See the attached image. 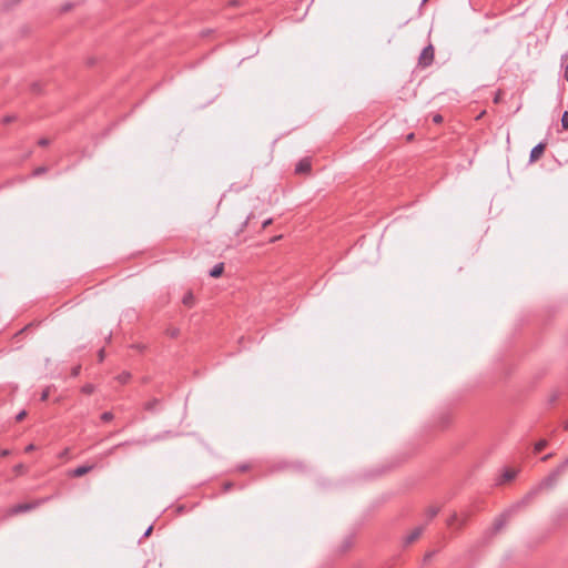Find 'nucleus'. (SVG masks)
<instances>
[{"instance_id":"18","label":"nucleus","mask_w":568,"mask_h":568,"mask_svg":"<svg viewBox=\"0 0 568 568\" xmlns=\"http://www.w3.org/2000/svg\"><path fill=\"white\" fill-rule=\"evenodd\" d=\"M94 390V387L92 384H87L82 387V392L85 394H92Z\"/></svg>"},{"instance_id":"8","label":"nucleus","mask_w":568,"mask_h":568,"mask_svg":"<svg viewBox=\"0 0 568 568\" xmlns=\"http://www.w3.org/2000/svg\"><path fill=\"white\" fill-rule=\"evenodd\" d=\"M223 270H224V264L223 263H217L215 264L212 270L210 271V276L211 277H219L222 275L223 273Z\"/></svg>"},{"instance_id":"4","label":"nucleus","mask_w":568,"mask_h":568,"mask_svg":"<svg viewBox=\"0 0 568 568\" xmlns=\"http://www.w3.org/2000/svg\"><path fill=\"white\" fill-rule=\"evenodd\" d=\"M546 142H539L537 145H535L531 151H530V155H529V161L532 163V162H536L544 153L545 149H546Z\"/></svg>"},{"instance_id":"11","label":"nucleus","mask_w":568,"mask_h":568,"mask_svg":"<svg viewBox=\"0 0 568 568\" xmlns=\"http://www.w3.org/2000/svg\"><path fill=\"white\" fill-rule=\"evenodd\" d=\"M130 378H131V374L129 372H123L120 375H118V377H116V379L121 384H126Z\"/></svg>"},{"instance_id":"10","label":"nucleus","mask_w":568,"mask_h":568,"mask_svg":"<svg viewBox=\"0 0 568 568\" xmlns=\"http://www.w3.org/2000/svg\"><path fill=\"white\" fill-rule=\"evenodd\" d=\"M183 304L187 307H192L194 305V295L191 292H187L182 300Z\"/></svg>"},{"instance_id":"16","label":"nucleus","mask_w":568,"mask_h":568,"mask_svg":"<svg viewBox=\"0 0 568 568\" xmlns=\"http://www.w3.org/2000/svg\"><path fill=\"white\" fill-rule=\"evenodd\" d=\"M516 476V473L514 470H506L504 474H503V477L505 480H511L514 479Z\"/></svg>"},{"instance_id":"37","label":"nucleus","mask_w":568,"mask_h":568,"mask_svg":"<svg viewBox=\"0 0 568 568\" xmlns=\"http://www.w3.org/2000/svg\"><path fill=\"white\" fill-rule=\"evenodd\" d=\"M550 457H551V454H548V455L544 456V457L541 458V460H544V462H545V460H547V459H548V458H550Z\"/></svg>"},{"instance_id":"15","label":"nucleus","mask_w":568,"mask_h":568,"mask_svg":"<svg viewBox=\"0 0 568 568\" xmlns=\"http://www.w3.org/2000/svg\"><path fill=\"white\" fill-rule=\"evenodd\" d=\"M561 126L568 130V111H565L561 115Z\"/></svg>"},{"instance_id":"31","label":"nucleus","mask_w":568,"mask_h":568,"mask_svg":"<svg viewBox=\"0 0 568 568\" xmlns=\"http://www.w3.org/2000/svg\"><path fill=\"white\" fill-rule=\"evenodd\" d=\"M152 529H153V527H152V526H150V527L145 530V532L143 534V537H148V536H150V534H151Z\"/></svg>"},{"instance_id":"27","label":"nucleus","mask_w":568,"mask_h":568,"mask_svg":"<svg viewBox=\"0 0 568 568\" xmlns=\"http://www.w3.org/2000/svg\"><path fill=\"white\" fill-rule=\"evenodd\" d=\"M43 172H45V168H42V166H41V168H38V169H36V171H34V175H40V174H42Z\"/></svg>"},{"instance_id":"39","label":"nucleus","mask_w":568,"mask_h":568,"mask_svg":"<svg viewBox=\"0 0 568 568\" xmlns=\"http://www.w3.org/2000/svg\"><path fill=\"white\" fill-rule=\"evenodd\" d=\"M565 429H568V422L565 423Z\"/></svg>"},{"instance_id":"26","label":"nucleus","mask_w":568,"mask_h":568,"mask_svg":"<svg viewBox=\"0 0 568 568\" xmlns=\"http://www.w3.org/2000/svg\"><path fill=\"white\" fill-rule=\"evenodd\" d=\"M248 468H250V466H248L247 464H243V465H240V466L237 467V469H239L240 471H246Z\"/></svg>"},{"instance_id":"33","label":"nucleus","mask_w":568,"mask_h":568,"mask_svg":"<svg viewBox=\"0 0 568 568\" xmlns=\"http://www.w3.org/2000/svg\"><path fill=\"white\" fill-rule=\"evenodd\" d=\"M271 222H272V220H271V219H270V220L264 221V222H263V227L265 229L267 225H270V224H271Z\"/></svg>"},{"instance_id":"20","label":"nucleus","mask_w":568,"mask_h":568,"mask_svg":"<svg viewBox=\"0 0 568 568\" xmlns=\"http://www.w3.org/2000/svg\"><path fill=\"white\" fill-rule=\"evenodd\" d=\"M433 122L437 123V124L442 123L443 122V116L440 114H435L433 116Z\"/></svg>"},{"instance_id":"13","label":"nucleus","mask_w":568,"mask_h":568,"mask_svg":"<svg viewBox=\"0 0 568 568\" xmlns=\"http://www.w3.org/2000/svg\"><path fill=\"white\" fill-rule=\"evenodd\" d=\"M547 446V440L545 439H541L539 442L536 443L535 445V452L536 453H540L545 447Z\"/></svg>"},{"instance_id":"2","label":"nucleus","mask_w":568,"mask_h":568,"mask_svg":"<svg viewBox=\"0 0 568 568\" xmlns=\"http://www.w3.org/2000/svg\"><path fill=\"white\" fill-rule=\"evenodd\" d=\"M50 499H51V497H44V498L38 499L32 503L18 504V505L13 506L9 513H10V515H18L21 513H27L32 509H36L37 507H39L40 505L44 504L45 501H48Z\"/></svg>"},{"instance_id":"34","label":"nucleus","mask_w":568,"mask_h":568,"mask_svg":"<svg viewBox=\"0 0 568 568\" xmlns=\"http://www.w3.org/2000/svg\"><path fill=\"white\" fill-rule=\"evenodd\" d=\"M99 357H100V361H103V357H104V351L103 349H101L99 352Z\"/></svg>"},{"instance_id":"6","label":"nucleus","mask_w":568,"mask_h":568,"mask_svg":"<svg viewBox=\"0 0 568 568\" xmlns=\"http://www.w3.org/2000/svg\"><path fill=\"white\" fill-rule=\"evenodd\" d=\"M93 469L92 465H81L70 471L71 477H82Z\"/></svg>"},{"instance_id":"35","label":"nucleus","mask_w":568,"mask_h":568,"mask_svg":"<svg viewBox=\"0 0 568 568\" xmlns=\"http://www.w3.org/2000/svg\"><path fill=\"white\" fill-rule=\"evenodd\" d=\"M12 120H13V118H12V116H6V118H4V122H11Z\"/></svg>"},{"instance_id":"21","label":"nucleus","mask_w":568,"mask_h":568,"mask_svg":"<svg viewBox=\"0 0 568 568\" xmlns=\"http://www.w3.org/2000/svg\"><path fill=\"white\" fill-rule=\"evenodd\" d=\"M49 143H50V141H49L47 138H42V139H40V140H39V142H38V144H39L40 146H47V145H49Z\"/></svg>"},{"instance_id":"38","label":"nucleus","mask_w":568,"mask_h":568,"mask_svg":"<svg viewBox=\"0 0 568 568\" xmlns=\"http://www.w3.org/2000/svg\"><path fill=\"white\" fill-rule=\"evenodd\" d=\"M413 136H414V134H413V133H410V134L408 135V140L413 139Z\"/></svg>"},{"instance_id":"24","label":"nucleus","mask_w":568,"mask_h":568,"mask_svg":"<svg viewBox=\"0 0 568 568\" xmlns=\"http://www.w3.org/2000/svg\"><path fill=\"white\" fill-rule=\"evenodd\" d=\"M457 520H458V516H457V514H454V515H452V517L449 518L448 524H449V525H454V523H456Z\"/></svg>"},{"instance_id":"32","label":"nucleus","mask_w":568,"mask_h":568,"mask_svg":"<svg viewBox=\"0 0 568 568\" xmlns=\"http://www.w3.org/2000/svg\"><path fill=\"white\" fill-rule=\"evenodd\" d=\"M49 396V393L48 390H44L42 394H41V400H45Z\"/></svg>"},{"instance_id":"9","label":"nucleus","mask_w":568,"mask_h":568,"mask_svg":"<svg viewBox=\"0 0 568 568\" xmlns=\"http://www.w3.org/2000/svg\"><path fill=\"white\" fill-rule=\"evenodd\" d=\"M507 514L500 516L494 524V530L499 531L505 525L507 520Z\"/></svg>"},{"instance_id":"7","label":"nucleus","mask_w":568,"mask_h":568,"mask_svg":"<svg viewBox=\"0 0 568 568\" xmlns=\"http://www.w3.org/2000/svg\"><path fill=\"white\" fill-rule=\"evenodd\" d=\"M423 531H424L423 526L416 527L410 534H408L405 537V544L409 545V544L414 542L415 540H417L420 537V535L423 534Z\"/></svg>"},{"instance_id":"40","label":"nucleus","mask_w":568,"mask_h":568,"mask_svg":"<svg viewBox=\"0 0 568 568\" xmlns=\"http://www.w3.org/2000/svg\"><path fill=\"white\" fill-rule=\"evenodd\" d=\"M427 0H422V3L424 4Z\"/></svg>"},{"instance_id":"19","label":"nucleus","mask_w":568,"mask_h":568,"mask_svg":"<svg viewBox=\"0 0 568 568\" xmlns=\"http://www.w3.org/2000/svg\"><path fill=\"white\" fill-rule=\"evenodd\" d=\"M70 454V449L69 448H64L60 454H59V458L63 459V458H68Z\"/></svg>"},{"instance_id":"5","label":"nucleus","mask_w":568,"mask_h":568,"mask_svg":"<svg viewBox=\"0 0 568 568\" xmlns=\"http://www.w3.org/2000/svg\"><path fill=\"white\" fill-rule=\"evenodd\" d=\"M312 164L311 160L308 158H304L298 161V163L295 166V172L298 174H304L311 172Z\"/></svg>"},{"instance_id":"22","label":"nucleus","mask_w":568,"mask_h":568,"mask_svg":"<svg viewBox=\"0 0 568 568\" xmlns=\"http://www.w3.org/2000/svg\"><path fill=\"white\" fill-rule=\"evenodd\" d=\"M20 1H21V0H8V1H6L4 6H6L7 8H9V7H11V6L17 4V3H18V2H20Z\"/></svg>"},{"instance_id":"29","label":"nucleus","mask_w":568,"mask_h":568,"mask_svg":"<svg viewBox=\"0 0 568 568\" xmlns=\"http://www.w3.org/2000/svg\"><path fill=\"white\" fill-rule=\"evenodd\" d=\"M0 455H1L2 457H7V456H9V455H10V450H9V449H2V450H0Z\"/></svg>"},{"instance_id":"14","label":"nucleus","mask_w":568,"mask_h":568,"mask_svg":"<svg viewBox=\"0 0 568 568\" xmlns=\"http://www.w3.org/2000/svg\"><path fill=\"white\" fill-rule=\"evenodd\" d=\"M438 511H439V509L437 507H429L427 509L426 515H427L428 519H432L438 514Z\"/></svg>"},{"instance_id":"30","label":"nucleus","mask_w":568,"mask_h":568,"mask_svg":"<svg viewBox=\"0 0 568 568\" xmlns=\"http://www.w3.org/2000/svg\"><path fill=\"white\" fill-rule=\"evenodd\" d=\"M80 368H81L80 366L74 367V368L72 369V375H73V376L79 375V373H80Z\"/></svg>"},{"instance_id":"12","label":"nucleus","mask_w":568,"mask_h":568,"mask_svg":"<svg viewBox=\"0 0 568 568\" xmlns=\"http://www.w3.org/2000/svg\"><path fill=\"white\" fill-rule=\"evenodd\" d=\"M568 59V53L561 55V63H565V61ZM564 65V78L568 82V62Z\"/></svg>"},{"instance_id":"36","label":"nucleus","mask_w":568,"mask_h":568,"mask_svg":"<svg viewBox=\"0 0 568 568\" xmlns=\"http://www.w3.org/2000/svg\"><path fill=\"white\" fill-rule=\"evenodd\" d=\"M231 487H232V484H231V483H227V484H225V487H224V488H225V490H229V489H231Z\"/></svg>"},{"instance_id":"25","label":"nucleus","mask_w":568,"mask_h":568,"mask_svg":"<svg viewBox=\"0 0 568 568\" xmlns=\"http://www.w3.org/2000/svg\"><path fill=\"white\" fill-rule=\"evenodd\" d=\"M36 449V446L33 444H29L26 448H24V452L26 453H30V452H33Z\"/></svg>"},{"instance_id":"23","label":"nucleus","mask_w":568,"mask_h":568,"mask_svg":"<svg viewBox=\"0 0 568 568\" xmlns=\"http://www.w3.org/2000/svg\"><path fill=\"white\" fill-rule=\"evenodd\" d=\"M26 415H27V413H26L24 410H22V412H20V413L17 415L16 419H17L18 422H21V420L26 417Z\"/></svg>"},{"instance_id":"28","label":"nucleus","mask_w":568,"mask_h":568,"mask_svg":"<svg viewBox=\"0 0 568 568\" xmlns=\"http://www.w3.org/2000/svg\"><path fill=\"white\" fill-rule=\"evenodd\" d=\"M156 404H158V400H153V402H151V403H148L146 408H148V409H153V407H154Z\"/></svg>"},{"instance_id":"17","label":"nucleus","mask_w":568,"mask_h":568,"mask_svg":"<svg viewBox=\"0 0 568 568\" xmlns=\"http://www.w3.org/2000/svg\"><path fill=\"white\" fill-rule=\"evenodd\" d=\"M101 419L103 422H110L113 419V414L111 412H104L102 415H101Z\"/></svg>"},{"instance_id":"3","label":"nucleus","mask_w":568,"mask_h":568,"mask_svg":"<svg viewBox=\"0 0 568 568\" xmlns=\"http://www.w3.org/2000/svg\"><path fill=\"white\" fill-rule=\"evenodd\" d=\"M434 61V48L432 44L425 47L419 55V64L423 67H428Z\"/></svg>"},{"instance_id":"1","label":"nucleus","mask_w":568,"mask_h":568,"mask_svg":"<svg viewBox=\"0 0 568 568\" xmlns=\"http://www.w3.org/2000/svg\"><path fill=\"white\" fill-rule=\"evenodd\" d=\"M568 468V457L556 468L554 469L548 476H546L542 480L539 481L538 485H536L523 498L520 504L526 505L530 500H532L542 490H548L555 487L560 478V476L566 471Z\"/></svg>"}]
</instances>
